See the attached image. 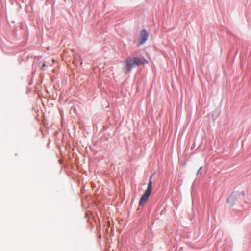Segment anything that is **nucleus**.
<instances>
[{"label":"nucleus","instance_id":"1","mask_svg":"<svg viewBox=\"0 0 251 251\" xmlns=\"http://www.w3.org/2000/svg\"><path fill=\"white\" fill-rule=\"evenodd\" d=\"M152 190V176L150 177L149 182L148 185V188L142 195L139 201V205L144 204L148 200L149 197L151 194Z\"/></svg>","mask_w":251,"mask_h":251},{"label":"nucleus","instance_id":"2","mask_svg":"<svg viewBox=\"0 0 251 251\" xmlns=\"http://www.w3.org/2000/svg\"><path fill=\"white\" fill-rule=\"evenodd\" d=\"M149 37V33L145 29H143L141 31L139 36V42L138 44V46H140L144 44L148 40Z\"/></svg>","mask_w":251,"mask_h":251},{"label":"nucleus","instance_id":"3","mask_svg":"<svg viewBox=\"0 0 251 251\" xmlns=\"http://www.w3.org/2000/svg\"><path fill=\"white\" fill-rule=\"evenodd\" d=\"M126 67L128 71H130L135 65L134 63V57H128L126 61Z\"/></svg>","mask_w":251,"mask_h":251},{"label":"nucleus","instance_id":"4","mask_svg":"<svg viewBox=\"0 0 251 251\" xmlns=\"http://www.w3.org/2000/svg\"><path fill=\"white\" fill-rule=\"evenodd\" d=\"M134 60L135 65L137 66L144 65L148 63V61L144 58L134 57Z\"/></svg>","mask_w":251,"mask_h":251},{"label":"nucleus","instance_id":"5","mask_svg":"<svg viewBox=\"0 0 251 251\" xmlns=\"http://www.w3.org/2000/svg\"><path fill=\"white\" fill-rule=\"evenodd\" d=\"M201 168H202V167H201L200 168V169H199V170L198 171V172H197V173H198V174H199V173L200 172V170L201 169Z\"/></svg>","mask_w":251,"mask_h":251}]
</instances>
